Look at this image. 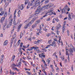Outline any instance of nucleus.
I'll use <instances>...</instances> for the list:
<instances>
[{"label": "nucleus", "instance_id": "473e14b6", "mask_svg": "<svg viewBox=\"0 0 75 75\" xmlns=\"http://www.w3.org/2000/svg\"><path fill=\"white\" fill-rule=\"evenodd\" d=\"M40 23V20H38L36 21L35 23V24H38V23Z\"/></svg>", "mask_w": 75, "mask_h": 75}, {"label": "nucleus", "instance_id": "412c9836", "mask_svg": "<svg viewBox=\"0 0 75 75\" xmlns=\"http://www.w3.org/2000/svg\"><path fill=\"white\" fill-rule=\"evenodd\" d=\"M36 26H37V24H34L32 26V27L33 28H35L36 27Z\"/></svg>", "mask_w": 75, "mask_h": 75}, {"label": "nucleus", "instance_id": "a18cd8bd", "mask_svg": "<svg viewBox=\"0 0 75 75\" xmlns=\"http://www.w3.org/2000/svg\"><path fill=\"white\" fill-rule=\"evenodd\" d=\"M49 2V1L48 0H46L45 1V4H47V3H48Z\"/></svg>", "mask_w": 75, "mask_h": 75}, {"label": "nucleus", "instance_id": "052dcab7", "mask_svg": "<svg viewBox=\"0 0 75 75\" xmlns=\"http://www.w3.org/2000/svg\"><path fill=\"white\" fill-rule=\"evenodd\" d=\"M9 23H8L9 24V25H10L11 26L12 25V22H9Z\"/></svg>", "mask_w": 75, "mask_h": 75}, {"label": "nucleus", "instance_id": "cd10ccee", "mask_svg": "<svg viewBox=\"0 0 75 75\" xmlns=\"http://www.w3.org/2000/svg\"><path fill=\"white\" fill-rule=\"evenodd\" d=\"M21 13V12L20 11V10L18 12V17H20Z\"/></svg>", "mask_w": 75, "mask_h": 75}, {"label": "nucleus", "instance_id": "a878e982", "mask_svg": "<svg viewBox=\"0 0 75 75\" xmlns=\"http://www.w3.org/2000/svg\"><path fill=\"white\" fill-rule=\"evenodd\" d=\"M21 62H19L18 63V64L17 65V67H18L19 68H20V67H21Z\"/></svg>", "mask_w": 75, "mask_h": 75}, {"label": "nucleus", "instance_id": "37998d69", "mask_svg": "<svg viewBox=\"0 0 75 75\" xmlns=\"http://www.w3.org/2000/svg\"><path fill=\"white\" fill-rule=\"evenodd\" d=\"M26 73L28 75H31V74L30 72H29L28 71H26Z\"/></svg>", "mask_w": 75, "mask_h": 75}, {"label": "nucleus", "instance_id": "c9c22d12", "mask_svg": "<svg viewBox=\"0 0 75 75\" xmlns=\"http://www.w3.org/2000/svg\"><path fill=\"white\" fill-rule=\"evenodd\" d=\"M17 67V65H16V64H13L12 65V68H13H13H14V67Z\"/></svg>", "mask_w": 75, "mask_h": 75}, {"label": "nucleus", "instance_id": "0eeeda50", "mask_svg": "<svg viewBox=\"0 0 75 75\" xmlns=\"http://www.w3.org/2000/svg\"><path fill=\"white\" fill-rule=\"evenodd\" d=\"M33 23H34V21L32 20L29 23H28L27 24V25H25V28H28V26L30 25H30H31L32 24H33Z\"/></svg>", "mask_w": 75, "mask_h": 75}, {"label": "nucleus", "instance_id": "c03bdc74", "mask_svg": "<svg viewBox=\"0 0 75 75\" xmlns=\"http://www.w3.org/2000/svg\"><path fill=\"white\" fill-rule=\"evenodd\" d=\"M56 70L57 71H59V67H56Z\"/></svg>", "mask_w": 75, "mask_h": 75}, {"label": "nucleus", "instance_id": "393cba45", "mask_svg": "<svg viewBox=\"0 0 75 75\" xmlns=\"http://www.w3.org/2000/svg\"><path fill=\"white\" fill-rule=\"evenodd\" d=\"M68 19L69 20H71L72 18H71V14L70 13L69 14V16H68Z\"/></svg>", "mask_w": 75, "mask_h": 75}, {"label": "nucleus", "instance_id": "9b49d317", "mask_svg": "<svg viewBox=\"0 0 75 75\" xmlns=\"http://www.w3.org/2000/svg\"><path fill=\"white\" fill-rule=\"evenodd\" d=\"M6 23H5L4 25H3V28L4 29V30H5V29H6V27L7 24V21L6 20L5 21Z\"/></svg>", "mask_w": 75, "mask_h": 75}, {"label": "nucleus", "instance_id": "58836bf2", "mask_svg": "<svg viewBox=\"0 0 75 75\" xmlns=\"http://www.w3.org/2000/svg\"><path fill=\"white\" fill-rule=\"evenodd\" d=\"M36 17H34L32 21H33L34 22L35 21V20H36Z\"/></svg>", "mask_w": 75, "mask_h": 75}, {"label": "nucleus", "instance_id": "5fc2aeb1", "mask_svg": "<svg viewBox=\"0 0 75 75\" xmlns=\"http://www.w3.org/2000/svg\"><path fill=\"white\" fill-rule=\"evenodd\" d=\"M20 20H18L17 21L16 24H19L20 23Z\"/></svg>", "mask_w": 75, "mask_h": 75}, {"label": "nucleus", "instance_id": "69168bd1", "mask_svg": "<svg viewBox=\"0 0 75 75\" xmlns=\"http://www.w3.org/2000/svg\"><path fill=\"white\" fill-rule=\"evenodd\" d=\"M23 44V42L21 43V45H20L21 47H22Z\"/></svg>", "mask_w": 75, "mask_h": 75}, {"label": "nucleus", "instance_id": "f8f14e48", "mask_svg": "<svg viewBox=\"0 0 75 75\" xmlns=\"http://www.w3.org/2000/svg\"><path fill=\"white\" fill-rule=\"evenodd\" d=\"M61 27H62V26L61 25V24H58L56 27V28H57V30H59V28H61Z\"/></svg>", "mask_w": 75, "mask_h": 75}, {"label": "nucleus", "instance_id": "6e6552de", "mask_svg": "<svg viewBox=\"0 0 75 75\" xmlns=\"http://www.w3.org/2000/svg\"><path fill=\"white\" fill-rule=\"evenodd\" d=\"M70 45L71 48L69 51L70 52L72 53V52H73V50H72V49L74 50V47L72 46V44H70Z\"/></svg>", "mask_w": 75, "mask_h": 75}, {"label": "nucleus", "instance_id": "f3484780", "mask_svg": "<svg viewBox=\"0 0 75 75\" xmlns=\"http://www.w3.org/2000/svg\"><path fill=\"white\" fill-rule=\"evenodd\" d=\"M4 20H5V18L4 17H2L1 20V23H3L4 21Z\"/></svg>", "mask_w": 75, "mask_h": 75}, {"label": "nucleus", "instance_id": "423d86ee", "mask_svg": "<svg viewBox=\"0 0 75 75\" xmlns=\"http://www.w3.org/2000/svg\"><path fill=\"white\" fill-rule=\"evenodd\" d=\"M16 34H14V35L13 36V38L11 39V45H12V44H13V40H14V39L15 38H16Z\"/></svg>", "mask_w": 75, "mask_h": 75}, {"label": "nucleus", "instance_id": "49530a36", "mask_svg": "<svg viewBox=\"0 0 75 75\" xmlns=\"http://www.w3.org/2000/svg\"><path fill=\"white\" fill-rule=\"evenodd\" d=\"M55 20L57 22H59V20L57 18H55Z\"/></svg>", "mask_w": 75, "mask_h": 75}, {"label": "nucleus", "instance_id": "20e7f679", "mask_svg": "<svg viewBox=\"0 0 75 75\" xmlns=\"http://www.w3.org/2000/svg\"><path fill=\"white\" fill-rule=\"evenodd\" d=\"M53 10V9L50 10L46 14H47V13H49L48 14V15H52V14H54V15H56V13H55L54 12H52V11Z\"/></svg>", "mask_w": 75, "mask_h": 75}, {"label": "nucleus", "instance_id": "6ab92c4d", "mask_svg": "<svg viewBox=\"0 0 75 75\" xmlns=\"http://www.w3.org/2000/svg\"><path fill=\"white\" fill-rule=\"evenodd\" d=\"M8 43V41L6 40L4 43V45H7Z\"/></svg>", "mask_w": 75, "mask_h": 75}, {"label": "nucleus", "instance_id": "f03ea898", "mask_svg": "<svg viewBox=\"0 0 75 75\" xmlns=\"http://www.w3.org/2000/svg\"><path fill=\"white\" fill-rule=\"evenodd\" d=\"M40 8H41V6H39L37 8V9L36 10L35 13V15L36 14H39L40 12L41 9H40Z\"/></svg>", "mask_w": 75, "mask_h": 75}, {"label": "nucleus", "instance_id": "ddd939ff", "mask_svg": "<svg viewBox=\"0 0 75 75\" xmlns=\"http://www.w3.org/2000/svg\"><path fill=\"white\" fill-rule=\"evenodd\" d=\"M51 45L52 47H56V43L55 42H52V43L51 44Z\"/></svg>", "mask_w": 75, "mask_h": 75}, {"label": "nucleus", "instance_id": "dca6fc26", "mask_svg": "<svg viewBox=\"0 0 75 75\" xmlns=\"http://www.w3.org/2000/svg\"><path fill=\"white\" fill-rule=\"evenodd\" d=\"M34 47H31L30 48L27 49V51H31L34 49Z\"/></svg>", "mask_w": 75, "mask_h": 75}, {"label": "nucleus", "instance_id": "4468645a", "mask_svg": "<svg viewBox=\"0 0 75 75\" xmlns=\"http://www.w3.org/2000/svg\"><path fill=\"white\" fill-rule=\"evenodd\" d=\"M25 7V6H24V5H23V4H22L20 6V9L21 10H23Z\"/></svg>", "mask_w": 75, "mask_h": 75}, {"label": "nucleus", "instance_id": "864d4df0", "mask_svg": "<svg viewBox=\"0 0 75 75\" xmlns=\"http://www.w3.org/2000/svg\"><path fill=\"white\" fill-rule=\"evenodd\" d=\"M50 35H51V33L46 34V36H47V37H49V36H50Z\"/></svg>", "mask_w": 75, "mask_h": 75}, {"label": "nucleus", "instance_id": "79ce46f5", "mask_svg": "<svg viewBox=\"0 0 75 75\" xmlns=\"http://www.w3.org/2000/svg\"><path fill=\"white\" fill-rule=\"evenodd\" d=\"M36 51H37V52L38 53H40V52H41V51H40V50H38V49Z\"/></svg>", "mask_w": 75, "mask_h": 75}, {"label": "nucleus", "instance_id": "4d7b16f0", "mask_svg": "<svg viewBox=\"0 0 75 75\" xmlns=\"http://www.w3.org/2000/svg\"><path fill=\"white\" fill-rule=\"evenodd\" d=\"M51 45H47L46 47H45V48L47 49V48H48L49 47H50Z\"/></svg>", "mask_w": 75, "mask_h": 75}, {"label": "nucleus", "instance_id": "0e129e2a", "mask_svg": "<svg viewBox=\"0 0 75 75\" xmlns=\"http://www.w3.org/2000/svg\"><path fill=\"white\" fill-rule=\"evenodd\" d=\"M25 40L26 41H27V40H28V38H27V37H25Z\"/></svg>", "mask_w": 75, "mask_h": 75}, {"label": "nucleus", "instance_id": "f257e3e1", "mask_svg": "<svg viewBox=\"0 0 75 75\" xmlns=\"http://www.w3.org/2000/svg\"><path fill=\"white\" fill-rule=\"evenodd\" d=\"M51 6H50L49 4H47V5H45L43 7H42L41 8H40V10H44L45 9H47V8H49L50 7H51Z\"/></svg>", "mask_w": 75, "mask_h": 75}, {"label": "nucleus", "instance_id": "72a5a7b5", "mask_svg": "<svg viewBox=\"0 0 75 75\" xmlns=\"http://www.w3.org/2000/svg\"><path fill=\"white\" fill-rule=\"evenodd\" d=\"M4 14V11H1V13H0V16H3V15Z\"/></svg>", "mask_w": 75, "mask_h": 75}, {"label": "nucleus", "instance_id": "c85d7f7f", "mask_svg": "<svg viewBox=\"0 0 75 75\" xmlns=\"http://www.w3.org/2000/svg\"><path fill=\"white\" fill-rule=\"evenodd\" d=\"M61 58L62 61H64L65 60V57L64 56H62L61 57Z\"/></svg>", "mask_w": 75, "mask_h": 75}, {"label": "nucleus", "instance_id": "8fccbe9b", "mask_svg": "<svg viewBox=\"0 0 75 75\" xmlns=\"http://www.w3.org/2000/svg\"><path fill=\"white\" fill-rule=\"evenodd\" d=\"M9 19H10V20L9 21L10 22H13V18H11Z\"/></svg>", "mask_w": 75, "mask_h": 75}, {"label": "nucleus", "instance_id": "de8ad7c7", "mask_svg": "<svg viewBox=\"0 0 75 75\" xmlns=\"http://www.w3.org/2000/svg\"><path fill=\"white\" fill-rule=\"evenodd\" d=\"M46 62H48V64H50V60L48 59H47V60Z\"/></svg>", "mask_w": 75, "mask_h": 75}, {"label": "nucleus", "instance_id": "c756f323", "mask_svg": "<svg viewBox=\"0 0 75 75\" xmlns=\"http://www.w3.org/2000/svg\"><path fill=\"white\" fill-rule=\"evenodd\" d=\"M66 11V10L64 8H63L62 10V13H65V12Z\"/></svg>", "mask_w": 75, "mask_h": 75}, {"label": "nucleus", "instance_id": "7c9ffc66", "mask_svg": "<svg viewBox=\"0 0 75 75\" xmlns=\"http://www.w3.org/2000/svg\"><path fill=\"white\" fill-rule=\"evenodd\" d=\"M10 8H9V10L8 11V15H10L11 14V12H10Z\"/></svg>", "mask_w": 75, "mask_h": 75}, {"label": "nucleus", "instance_id": "a19ab883", "mask_svg": "<svg viewBox=\"0 0 75 75\" xmlns=\"http://www.w3.org/2000/svg\"><path fill=\"white\" fill-rule=\"evenodd\" d=\"M28 0H26V1L25 3V5L28 3Z\"/></svg>", "mask_w": 75, "mask_h": 75}, {"label": "nucleus", "instance_id": "4be33fe9", "mask_svg": "<svg viewBox=\"0 0 75 75\" xmlns=\"http://www.w3.org/2000/svg\"><path fill=\"white\" fill-rule=\"evenodd\" d=\"M7 12H6L5 13V14L4 15V17L6 18V17H7Z\"/></svg>", "mask_w": 75, "mask_h": 75}, {"label": "nucleus", "instance_id": "13d9d810", "mask_svg": "<svg viewBox=\"0 0 75 75\" xmlns=\"http://www.w3.org/2000/svg\"><path fill=\"white\" fill-rule=\"evenodd\" d=\"M3 59H1L0 63H1V64H2V63H3Z\"/></svg>", "mask_w": 75, "mask_h": 75}, {"label": "nucleus", "instance_id": "e2e57ef3", "mask_svg": "<svg viewBox=\"0 0 75 75\" xmlns=\"http://www.w3.org/2000/svg\"><path fill=\"white\" fill-rule=\"evenodd\" d=\"M4 55L3 54L1 56V59H3V58H4Z\"/></svg>", "mask_w": 75, "mask_h": 75}, {"label": "nucleus", "instance_id": "09e8293b", "mask_svg": "<svg viewBox=\"0 0 75 75\" xmlns=\"http://www.w3.org/2000/svg\"><path fill=\"white\" fill-rule=\"evenodd\" d=\"M9 19L13 18H12V14H11V15H10V16L9 17Z\"/></svg>", "mask_w": 75, "mask_h": 75}, {"label": "nucleus", "instance_id": "5701e85b", "mask_svg": "<svg viewBox=\"0 0 75 75\" xmlns=\"http://www.w3.org/2000/svg\"><path fill=\"white\" fill-rule=\"evenodd\" d=\"M68 8V6H67V5H66L64 8L65 9V10L66 11L67 10V9Z\"/></svg>", "mask_w": 75, "mask_h": 75}, {"label": "nucleus", "instance_id": "7ed1b4c3", "mask_svg": "<svg viewBox=\"0 0 75 75\" xmlns=\"http://www.w3.org/2000/svg\"><path fill=\"white\" fill-rule=\"evenodd\" d=\"M40 4V1H35V2L34 4H33V7H37Z\"/></svg>", "mask_w": 75, "mask_h": 75}, {"label": "nucleus", "instance_id": "2f4dec72", "mask_svg": "<svg viewBox=\"0 0 75 75\" xmlns=\"http://www.w3.org/2000/svg\"><path fill=\"white\" fill-rule=\"evenodd\" d=\"M52 40H50L48 41V43H49V44H50V45H51V44H52Z\"/></svg>", "mask_w": 75, "mask_h": 75}, {"label": "nucleus", "instance_id": "4c0bfd02", "mask_svg": "<svg viewBox=\"0 0 75 75\" xmlns=\"http://www.w3.org/2000/svg\"><path fill=\"white\" fill-rule=\"evenodd\" d=\"M13 19L14 20H15L16 19V15L13 14Z\"/></svg>", "mask_w": 75, "mask_h": 75}, {"label": "nucleus", "instance_id": "f704fd0d", "mask_svg": "<svg viewBox=\"0 0 75 75\" xmlns=\"http://www.w3.org/2000/svg\"><path fill=\"white\" fill-rule=\"evenodd\" d=\"M10 26H11L9 24H8L7 25L6 27V28H9L10 27Z\"/></svg>", "mask_w": 75, "mask_h": 75}, {"label": "nucleus", "instance_id": "b1692460", "mask_svg": "<svg viewBox=\"0 0 75 75\" xmlns=\"http://www.w3.org/2000/svg\"><path fill=\"white\" fill-rule=\"evenodd\" d=\"M15 58H16V56L15 55H13L12 57V59L13 60V61H14V59H15Z\"/></svg>", "mask_w": 75, "mask_h": 75}, {"label": "nucleus", "instance_id": "ea45409f", "mask_svg": "<svg viewBox=\"0 0 75 75\" xmlns=\"http://www.w3.org/2000/svg\"><path fill=\"white\" fill-rule=\"evenodd\" d=\"M66 55H68V56H69V54L68 53V51H66Z\"/></svg>", "mask_w": 75, "mask_h": 75}, {"label": "nucleus", "instance_id": "774afa93", "mask_svg": "<svg viewBox=\"0 0 75 75\" xmlns=\"http://www.w3.org/2000/svg\"><path fill=\"white\" fill-rule=\"evenodd\" d=\"M41 41L40 40H38L37 41L38 43H40Z\"/></svg>", "mask_w": 75, "mask_h": 75}, {"label": "nucleus", "instance_id": "3c124183", "mask_svg": "<svg viewBox=\"0 0 75 75\" xmlns=\"http://www.w3.org/2000/svg\"><path fill=\"white\" fill-rule=\"evenodd\" d=\"M38 48H39V47H34V48H33V49H34V50H37V49H38Z\"/></svg>", "mask_w": 75, "mask_h": 75}, {"label": "nucleus", "instance_id": "a211bd4d", "mask_svg": "<svg viewBox=\"0 0 75 75\" xmlns=\"http://www.w3.org/2000/svg\"><path fill=\"white\" fill-rule=\"evenodd\" d=\"M22 26V24H20V25L19 26L18 28V31H20V28Z\"/></svg>", "mask_w": 75, "mask_h": 75}, {"label": "nucleus", "instance_id": "39448f33", "mask_svg": "<svg viewBox=\"0 0 75 75\" xmlns=\"http://www.w3.org/2000/svg\"><path fill=\"white\" fill-rule=\"evenodd\" d=\"M34 1H35V0H32V1L31 3H28V5L27 6V8H30V6H32L33 5V2H34Z\"/></svg>", "mask_w": 75, "mask_h": 75}, {"label": "nucleus", "instance_id": "aec40b11", "mask_svg": "<svg viewBox=\"0 0 75 75\" xmlns=\"http://www.w3.org/2000/svg\"><path fill=\"white\" fill-rule=\"evenodd\" d=\"M19 51L21 53V55H22V54H23V51H21V48H19Z\"/></svg>", "mask_w": 75, "mask_h": 75}, {"label": "nucleus", "instance_id": "1a4fd4ad", "mask_svg": "<svg viewBox=\"0 0 75 75\" xmlns=\"http://www.w3.org/2000/svg\"><path fill=\"white\" fill-rule=\"evenodd\" d=\"M66 21H65L64 22V24L63 25V27L62 28V33H64V31H65V24H66Z\"/></svg>", "mask_w": 75, "mask_h": 75}, {"label": "nucleus", "instance_id": "bf43d9fd", "mask_svg": "<svg viewBox=\"0 0 75 75\" xmlns=\"http://www.w3.org/2000/svg\"><path fill=\"white\" fill-rule=\"evenodd\" d=\"M16 12H17V10H16V9L14 11L13 15H16Z\"/></svg>", "mask_w": 75, "mask_h": 75}, {"label": "nucleus", "instance_id": "6e6d98bb", "mask_svg": "<svg viewBox=\"0 0 75 75\" xmlns=\"http://www.w3.org/2000/svg\"><path fill=\"white\" fill-rule=\"evenodd\" d=\"M52 30V31H54V30H55V27H52V28L51 29Z\"/></svg>", "mask_w": 75, "mask_h": 75}, {"label": "nucleus", "instance_id": "bb28decb", "mask_svg": "<svg viewBox=\"0 0 75 75\" xmlns=\"http://www.w3.org/2000/svg\"><path fill=\"white\" fill-rule=\"evenodd\" d=\"M50 67L52 69V71H54V68H53V65H50Z\"/></svg>", "mask_w": 75, "mask_h": 75}, {"label": "nucleus", "instance_id": "338daca9", "mask_svg": "<svg viewBox=\"0 0 75 75\" xmlns=\"http://www.w3.org/2000/svg\"><path fill=\"white\" fill-rule=\"evenodd\" d=\"M42 62H43L44 63V64L46 63V62H45V61L44 60V59H42Z\"/></svg>", "mask_w": 75, "mask_h": 75}, {"label": "nucleus", "instance_id": "680f3d73", "mask_svg": "<svg viewBox=\"0 0 75 75\" xmlns=\"http://www.w3.org/2000/svg\"><path fill=\"white\" fill-rule=\"evenodd\" d=\"M16 22L15 20H14L13 22V24H14V25H16Z\"/></svg>", "mask_w": 75, "mask_h": 75}, {"label": "nucleus", "instance_id": "e433bc0d", "mask_svg": "<svg viewBox=\"0 0 75 75\" xmlns=\"http://www.w3.org/2000/svg\"><path fill=\"white\" fill-rule=\"evenodd\" d=\"M20 41H21L20 40H19L18 41L17 43V45H20Z\"/></svg>", "mask_w": 75, "mask_h": 75}, {"label": "nucleus", "instance_id": "9d476101", "mask_svg": "<svg viewBox=\"0 0 75 75\" xmlns=\"http://www.w3.org/2000/svg\"><path fill=\"white\" fill-rule=\"evenodd\" d=\"M41 33V30L40 29H37V32H36V34L38 35H39V33Z\"/></svg>", "mask_w": 75, "mask_h": 75}, {"label": "nucleus", "instance_id": "603ef678", "mask_svg": "<svg viewBox=\"0 0 75 75\" xmlns=\"http://www.w3.org/2000/svg\"><path fill=\"white\" fill-rule=\"evenodd\" d=\"M10 74H12V75H14V72H11H11H10Z\"/></svg>", "mask_w": 75, "mask_h": 75}, {"label": "nucleus", "instance_id": "2eb2a0df", "mask_svg": "<svg viewBox=\"0 0 75 75\" xmlns=\"http://www.w3.org/2000/svg\"><path fill=\"white\" fill-rule=\"evenodd\" d=\"M12 69H13V70H16V71H18V72H19V71H20V69H17V68L16 67H12Z\"/></svg>", "mask_w": 75, "mask_h": 75}]
</instances>
